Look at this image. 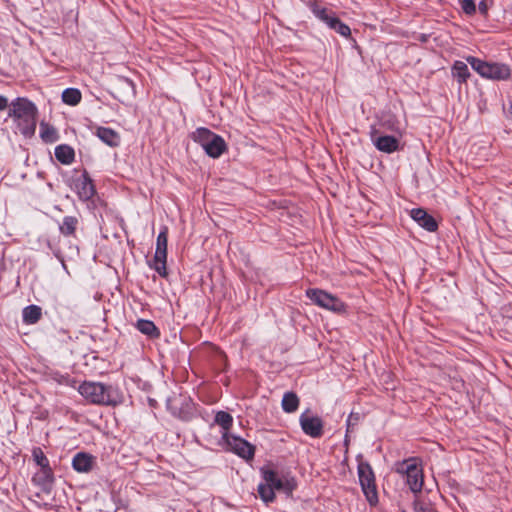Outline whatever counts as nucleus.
<instances>
[{
    "instance_id": "nucleus-19",
    "label": "nucleus",
    "mask_w": 512,
    "mask_h": 512,
    "mask_svg": "<svg viewBox=\"0 0 512 512\" xmlns=\"http://www.w3.org/2000/svg\"><path fill=\"white\" fill-rule=\"evenodd\" d=\"M55 158L64 165L71 164L75 159V152L72 147L66 144H61L55 148Z\"/></svg>"
},
{
    "instance_id": "nucleus-14",
    "label": "nucleus",
    "mask_w": 512,
    "mask_h": 512,
    "mask_svg": "<svg viewBox=\"0 0 512 512\" xmlns=\"http://www.w3.org/2000/svg\"><path fill=\"white\" fill-rule=\"evenodd\" d=\"M312 14L322 23L329 26L336 14L322 5L320 0H309L306 3Z\"/></svg>"
},
{
    "instance_id": "nucleus-3",
    "label": "nucleus",
    "mask_w": 512,
    "mask_h": 512,
    "mask_svg": "<svg viewBox=\"0 0 512 512\" xmlns=\"http://www.w3.org/2000/svg\"><path fill=\"white\" fill-rule=\"evenodd\" d=\"M192 139L212 158H219L227 148L224 139L220 135L204 127L197 128L192 134Z\"/></svg>"
},
{
    "instance_id": "nucleus-26",
    "label": "nucleus",
    "mask_w": 512,
    "mask_h": 512,
    "mask_svg": "<svg viewBox=\"0 0 512 512\" xmlns=\"http://www.w3.org/2000/svg\"><path fill=\"white\" fill-rule=\"evenodd\" d=\"M82 95L77 88H66L62 92V101L70 106H75L81 101Z\"/></svg>"
},
{
    "instance_id": "nucleus-35",
    "label": "nucleus",
    "mask_w": 512,
    "mask_h": 512,
    "mask_svg": "<svg viewBox=\"0 0 512 512\" xmlns=\"http://www.w3.org/2000/svg\"><path fill=\"white\" fill-rule=\"evenodd\" d=\"M478 9H479V12H480L482 15H484V16H486V15H487V13H488V9H489V6H488V4H487L486 0H482V1H480V2H479V4H478Z\"/></svg>"
},
{
    "instance_id": "nucleus-1",
    "label": "nucleus",
    "mask_w": 512,
    "mask_h": 512,
    "mask_svg": "<svg viewBox=\"0 0 512 512\" xmlns=\"http://www.w3.org/2000/svg\"><path fill=\"white\" fill-rule=\"evenodd\" d=\"M37 108L27 98L18 97L9 105L8 117L12 118L18 131L25 137H31L36 130Z\"/></svg>"
},
{
    "instance_id": "nucleus-25",
    "label": "nucleus",
    "mask_w": 512,
    "mask_h": 512,
    "mask_svg": "<svg viewBox=\"0 0 512 512\" xmlns=\"http://www.w3.org/2000/svg\"><path fill=\"white\" fill-rule=\"evenodd\" d=\"M299 406V398L293 392H287L282 399V408L287 413L295 412Z\"/></svg>"
},
{
    "instance_id": "nucleus-31",
    "label": "nucleus",
    "mask_w": 512,
    "mask_h": 512,
    "mask_svg": "<svg viewBox=\"0 0 512 512\" xmlns=\"http://www.w3.org/2000/svg\"><path fill=\"white\" fill-rule=\"evenodd\" d=\"M32 455H33V459L36 462V464L38 466H40V469L50 467L49 460L41 448H39V447L34 448L32 451Z\"/></svg>"
},
{
    "instance_id": "nucleus-23",
    "label": "nucleus",
    "mask_w": 512,
    "mask_h": 512,
    "mask_svg": "<svg viewBox=\"0 0 512 512\" xmlns=\"http://www.w3.org/2000/svg\"><path fill=\"white\" fill-rule=\"evenodd\" d=\"M136 328L142 333L149 337H157L159 330L155 326L154 322L146 319H139L135 324Z\"/></svg>"
},
{
    "instance_id": "nucleus-22",
    "label": "nucleus",
    "mask_w": 512,
    "mask_h": 512,
    "mask_svg": "<svg viewBox=\"0 0 512 512\" xmlns=\"http://www.w3.org/2000/svg\"><path fill=\"white\" fill-rule=\"evenodd\" d=\"M452 75L460 84L465 83L470 77L467 64L463 61H455L452 66Z\"/></svg>"
},
{
    "instance_id": "nucleus-6",
    "label": "nucleus",
    "mask_w": 512,
    "mask_h": 512,
    "mask_svg": "<svg viewBox=\"0 0 512 512\" xmlns=\"http://www.w3.org/2000/svg\"><path fill=\"white\" fill-rule=\"evenodd\" d=\"M167 243H168V228L166 226L162 227L157 239H156V249L154 258L149 262V267L154 269L161 277H167Z\"/></svg>"
},
{
    "instance_id": "nucleus-32",
    "label": "nucleus",
    "mask_w": 512,
    "mask_h": 512,
    "mask_svg": "<svg viewBox=\"0 0 512 512\" xmlns=\"http://www.w3.org/2000/svg\"><path fill=\"white\" fill-rule=\"evenodd\" d=\"M461 8L467 15H473L476 12V4L474 0H461Z\"/></svg>"
},
{
    "instance_id": "nucleus-17",
    "label": "nucleus",
    "mask_w": 512,
    "mask_h": 512,
    "mask_svg": "<svg viewBox=\"0 0 512 512\" xmlns=\"http://www.w3.org/2000/svg\"><path fill=\"white\" fill-rule=\"evenodd\" d=\"M32 482L41 487L43 491L49 492L54 482V474L51 467L41 468L34 474Z\"/></svg>"
},
{
    "instance_id": "nucleus-2",
    "label": "nucleus",
    "mask_w": 512,
    "mask_h": 512,
    "mask_svg": "<svg viewBox=\"0 0 512 512\" xmlns=\"http://www.w3.org/2000/svg\"><path fill=\"white\" fill-rule=\"evenodd\" d=\"M78 391L92 404L116 406L121 402V397L116 389L100 382L84 381L80 384Z\"/></svg>"
},
{
    "instance_id": "nucleus-34",
    "label": "nucleus",
    "mask_w": 512,
    "mask_h": 512,
    "mask_svg": "<svg viewBox=\"0 0 512 512\" xmlns=\"http://www.w3.org/2000/svg\"><path fill=\"white\" fill-rule=\"evenodd\" d=\"M359 419H360V416L357 413H351L348 416V419H347V431L348 432L351 430V428L353 426L357 425Z\"/></svg>"
},
{
    "instance_id": "nucleus-24",
    "label": "nucleus",
    "mask_w": 512,
    "mask_h": 512,
    "mask_svg": "<svg viewBox=\"0 0 512 512\" xmlns=\"http://www.w3.org/2000/svg\"><path fill=\"white\" fill-rule=\"evenodd\" d=\"M78 225V220L74 216H65L59 225V230L64 236L74 235Z\"/></svg>"
},
{
    "instance_id": "nucleus-15",
    "label": "nucleus",
    "mask_w": 512,
    "mask_h": 512,
    "mask_svg": "<svg viewBox=\"0 0 512 512\" xmlns=\"http://www.w3.org/2000/svg\"><path fill=\"white\" fill-rule=\"evenodd\" d=\"M410 216L419 226L429 232H434L438 228L436 220L423 208H413L410 211Z\"/></svg>"
},
{
    "instance_id": "nucleus-28",
    "label": "nucleus",
    "mask_w": 512,
    "mask_h": 512,
    "mask_svg": "<svg viewBox=\"0 0 512 512\" xmlns=\"http://www.w3.org/2000/svg\"><path fill=\"white\" fill-rule=\"evenodd\" d=\"M380 124L386 130L401 134V125L394 115L388 114L383 116Z\"/></svg>"
},
{
    "instance_id": "nucleus-33",
    "label": "nucleus",
    "mask_w": 512,
    "mask_h": 512,
    "mask_svg": "<svg viewBox=\"0 0 512 512\" xmlns=\"http://www.w3.org/2000/svg\"><path fill=\"white\" fill-rule=\"evenodd\" d=\"M119 82L123 86V88L129 90L133 95L135 94V85L132 80L126 77H121L119 79Z\"/></svg>"
},
{
    "instance_id": "nucleus-29",
    "label": "nucleus",
    "mask_w": 512,
    "mask_h": 512,
    "mask_svg": "<svg viewBox=\"0 0 512 512\" xmlns=\"http://www.w3.org/2000/svg\"><path fill=\"white\" fill-rule=\"evenodd\" d=\"M328 27L332 30H335L338 34L345 38H348L351 35L350 27L343 23L337 16L334 17Z\"/></svg>"
},
{
    "instance_id": "nucleus-36",
    "label": "nucleus",
    "mask_w": 512,
    "mask_h": 512,
    "mask_svg": "<svg viewBox=\"0 0 512 512\" xmlns=\"http://www.w3.org/2000/svg\"><path fill=\"white\" fill-rule=\"evenodd\" d=\"M8 107V99L2 95H0V111L6 109Z\"/></svg>"
},
{
    "instance_id": "nucleus-27",
    "label": "nucleus",
    "mask_w": 512,
    "mask_h": 512,
    "mask_svg": "<svg viewBox=\"0 0 512 512\" xmlns=\"http://www.w3.org/2000/svg\"><path fill=\"white\" fill-rule=\"evenodd\" d=\"M214 422L222 428V433H229L233 424V417L228 412L218 411L215 415Z\"/></svg>"
},
{
    "instance_id": "nucleus-8",
    "label": "nucleus",
    "mask_w": 512,
    "mask_h": 512,
    "mask_svg": "<svg viewBox=\"0 0 512 512\" xmlns=\"http://www.w3.org/2000/svg\"><path fill=\"white\" fill-rule=\"evenodd\" d=\"M397 472L406 475V482L412 492L418 493L422 490L423 473L415 459H409L399 463L397 466Z\"/></svg>"
},
{
    "instance_id": "nucleus-10",
    "label": "nucleus",
    "mask_w": 512,
    "mask_h": 512,
    "mask_svg": "<svg viewBox=\"0 0 512 512\" xmlns=\"http://www.w3.org/2000/svg\"><path fill=\"white\" fill-rule=\"evenodd\" d=\"M261 473L264 480L263 483L273 487L276 490H284L287 493H291L296 487V482L294 479L283 480L274 470L270 468L263 467L261 469Z\"/></svg>"
},
{
    "instance_id": "nucleus-9",
    "label": "nucleus",
    "mask_w": 512,
    "mask_h": 512,
    "mask_svg": "<svg viewBox=\"0 0 512 512\" xmlns=\"http://www.w3.org/2000/svg\"><path fill=\"white\" fill-rule=\"evenodd\" d=\"M222 440L226 444L228 450L243 459L250 460L254 457L255 447L248 441L230 433H222Z\"/></svg>"
},
{
    "instance_id": "nucleus-16",
    "label": "nucleus",
    "mask_w": 512,
    "mask_h": 512,
    "mask_svg": "<svg viewBox=\"0 0 512 512\" xmlns=\"http://www.w3.org/2000/svg\"><path fill=\"white\" fill-rule=\"evenodd\" d=\"M95 464V457L89 453L79 452L72 460V467L80 473L90 472Z\"/></svg>"
},
{
    "instance_id": "nucleus-13",
    "label": "nucleus",
    "mask_w": 512,
    "mask_h": 512,
    "mask_svg": "<svg viewBox=\"0 0 512 512\" xmlns=\"http://www.w3.org/2000/svg\"><path fill=\"white\" fill-rule=\"evenodd\" d=\"M76 193L81 201H88L95 195V186L88 173L85 171L74 182Z\"/></svg>"
},
{
    "instance_id": "nucleus-21",
    "label": "nucleus",
    "mask_w": 512,
    "mask_h": 512,
    "mask_svg": "<svg viewBox=\"0 0 512 512\" xmlns=\"http://www.w3.org/2000/svg\"><path fill=\"white\" fill-rule=\"evenodd\" d=\"M42 316V309L37 305L26 306L22 311V319L25 324H35Z\"/></svg>"
},
{
    "instance_id": "nucleus-4",
    "label": "nucleus",
    "mask_w": 512,
    "mask_h": 512,
    "mask_svg": "<svg viewBox=\"0 0 512 512\" xmlns=\"http://www.w3.org/2000/svg\"><path fill=\"white\" fill-rule=\"evenodd\" d=\"M466 60L483 78L500 81L507 80L511 75V70L506 64L486 62L473 56L467 57Z\"/></svg>"
},
{
    "instance_id": "nucleus-11",
    "label": "nucleus",
    "mask_w": 512,
    "mask_h": 512,
    "mask_svg": "<svg viewBox=\"0 0 512 512\" xmlns=\"http://www.w3.org/2000/svg\"><path fill=\"white\" fill-rule=\"evenodd\" d=\"M300 425L303 432L312 437L319 438L323 435V421L320 417L312 415L309 411H306L300 416Z\"/></svg>"
},
{
    "instance_id": "nucleus-5",
    "label": "nucleus",
    "mask_w": 512,
    "mask_h": 512,
    "mask_svg": "<svg viewBox=\"0 0 512 512\" xmlns=\"http://www.w3.org/2000/svg\"><path fill=\"white\" fill-rule=\"evenodd\" d=\"M305 295L314 305L320 308L337 314H345L347 312V305L337 296L325 290L309 288L305 291Z\"/></svg>"
},
{
    "instance_id": "nucleus-30",
    "label": "nucleus",
    "mask_w": 512,
    "mask_h": 512,
    "mask_svg": "<svg viewBox=\"0 0 512 512\" xmlns=\"http://www.w3.org/2000/svg\"><path fill=\"white\" fill-rule=\"evenodd\" d=\"M274 488L266 485L265 483H260L258 486V493L260 495V498L265 502H273L275 499V492Z\"/></svg>"
},
{
    "instance_id": "nucleus-12",
    "label": "nucleus",
    "mask_w": 512,
    "mask_h": 512,
    "mask_svg": "<svg viewBox=\"0 0 512 512\" xmlns=\"http://www.w3.org/2000/svg\"><path fill=\"white\" fill-rule=\"evenodd\" d=\"M370 136L374 146L381 152L390 154L399 149V140L395 136H379L375 128H371Z\"/></svg>"
},
{
    "instance_id": "nucleus-18",
    "label": "nucleus",
    "mask_w": 512,
    "mask_h": 512,
    "mask_svg": "<svg viewBox=\"0 0 512 512\" xmlns=\"http://www.w3.org/2000/svg\"><path fill=\"white\" fill-rule=\"evenodd\" d=\"M96 135L102 142L109 145L110 147H116L119 145V134L111 128L98 127L96 130Z\"/></svg>"
},
{
    "instance_id": "nucleus-7",
    "label": "nucleus",
    "mask_w": 512,
    "mask_h": 512,
    "mask_svg": "<svg viewBox=\"0 0 512 512\" xmlns=\"http://www.w3.org/2000/svg\"><path fill=\"white\" fill-rule=\"evenodd\" d=\"M358 477L362 491L371 505L378 502V493L375 483L374 472L367 462H360L358 464Z\"/></svg>"
},
{
    "instance_id": "nucleus-20",
    "label": "nucleus",
    "mask_w": 512,
    "mask_h": 512,
    "mask_svg": "<svg viewBox=\"0 0 512 512\" xmlns=\"http://www.w3.org/2000/svg\"><path fill=\"white\" fill-rule=\"evenodd\" d=\"M40 137L43 142L48 144L55 143L60 138L57 129L46 122L40 123Z\"/></svg>"
}]
</instances>
